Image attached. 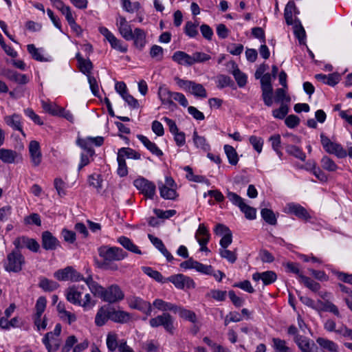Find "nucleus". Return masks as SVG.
<instances>
[{
    "label": "nucleus",
    "mask_w": 352,
    "mask_h": 352,
    "mask_svg": "<svg viewBox=\"0 0 352 352\" xmlns=\"http://www.w3.org/2000/svg\"><path fill=\"white\" fill-rule=\"evenodd\" d=\"M25 258L19 250L9 253L3 261V268L8 272L17 273L21 271Z\"/></svg>",
    "instance_id": "nucleus-1"
},
{
    "label": "nucleus",
    "mask_w": 352,
    "mask_h": 352,
    "mask_svg": "<svg viewBox=\"0 0 352 352\" xmlns=\"http://www.w3.org/2000/svg\"><path fill=\"white\" fill-rule=\"evenodd\" d=\"M176 84L185 91H188L195 97L205 98L207 97L206 89L201 84L197 83L192 80H184L175 78Z\"/></svg>",
    "instance_id": "nucleus-2"
},
{
    "label": "nucleus",
    "mask_w": 352,
    "mask_h": 352,
    "mask_svg": "<svg viewBox=\"0 0 352 352\" xmlns=\"http://www.w3.org/2000/svg\"><path fill=\"white\" fill-rule=\"evenodd\" d=\"M320 138L322 148L327 153L334 155L338 158H344L347 156L346 150L340 144L331 141L323 133H320Z\"/></svg>",
    "instance_id": "nucleus-3"
},
{
    "label": "nucleus",
    "mask_w": 352,
    "mask_h": 352,
    "mask_svg": "<svg viewBox=\"0 0 352 352\" xmlns=\"http://www.w3.org/2000/svg\"><path fill=\"white\" fill-rule=\"evenodd\" d=\"M149 325L153 328L163 327L169 333L173 334L175 329L174 326V318L168 313H163L149 320Z\"/></svg>",
    "instance_id": "nucleus-4"
},
{
    "label": "nucleus",
    "mask_w": 352,
    "mask_h": 352,
    "mask_svg": "<svg viewBox=\"0 0 352 352\" xmlns=\"http://www.w3.org/2000/svg\"><path fill=\"white\" fill-rule=\"evenodd\" d=\"M98 254L106 262L121 261L126 256V252L122 249L107 245L99 248Z\"/></svg>",
    "instance_id": "nucleus-5"
},
{
    "label": "nucleus",
    "mask_w": 352,
    "mask_h": 352,
    "mask_svg": "<svg viewBox=\"0 0 352 352\" xmlns=\"http://www.w3.org/2000/svg\"><path fill=\"white\" fill-rule=\"evenodd\" d=\"M126 303L129 307L132 309L138 310L146 316L151 315L153 311L152 305L141 297L135 295L129 296L126 298Z\"/></svg>",
    "instance_id": "nucleus-6"
},
{
    "label": "nucleus",
    "mask_w": 352,
    "mask_h": 352,
    "mask_svg": "<svg viewBox=\"0 0 352 352\" xmlns=\"http://www.w3.org/2000/svg\"><path fill=\"white\" fill-rule=\"evenodd\" d=\"M54 276L60 281L79 282L84 280V276L72 266L56 271Z\"/></svg>",
    "instance_id": "nucleus-7"
},
{
    "label": "nucleus",
    "mask_w": 352,
    "mask_h": 352,
    "mask_svg": "<svg viewBox=\"0 0 352 352\" xmlns=\"http://www.w3.org/2000/svg\"><path fill=\"white\" fill-rule=\"evenodd\" d=\"M103 142L104 138L102 136L78 138L76 140L77 145L84 151L82 153H88L89 157H93L95 155V151L92 146H100Z\"/></svg>",
    "instance_id": "nucleus-8"
},
{
    "label": "nucleus",
    "mask_w": 352,
    "mask_h": 352,
    "mask_svg": "<svg viewBox=\"0 0 352 352\" xmlns=\"http://www.w3.org/2000/svg\"><path fill=\"white\" fill-rule=\"evenodd\" d=\"M124 298V293L121 287L117 284H112L105 288L102 300L113 304L120 302Z\"/></svg>",
    "instance_id": "nucleus-9"
},
{
    "label": "nucleus",
    "mask_w": 352,
    "mask_h": 352,
    "mask_svg": "<svg viewBox=\"0 0 352 352\" xmlns=\"http://www.w3.org/2000/svg\"><path fill=\"white\" fill-rule=\"evenodd\" d=\"M283 211L287 214H294L305 221H309L311 219V216L307 210L299 204L288 203L284 208Z\"/></svg>",
    "instance_id": "nucleus-10"
},
{
    "label": "nucleus",
    "mask_w": 352,
    "mask_h": 352,
    "mask_svg": "<svg viewBox=\"0 0 352 352\" xmlns=\"http://www.w3.org/2000/svg\"><path fill=\"white\" fill-rule=\"evenodd\" d=\"M134 186L147 198L152 199L155 194V185L144 177L136 179L133 182Z\"/></svg>",
    "instance_id": "nucleus-11"
},
{
    "label": "nucleus",
    "mask_w": 352,
    "mask_h": 352,
    "mask_svg": "<svg viewBox=\"0 0 352 352\" xmlns=\"http://www.w3.org/2000/svg\"><path fill=\"white\" fill-rule=\"evenodd\" d=\"M165 280L166 282L172 283L175 287L179 289H183L185 287L187 288H194L195 286L192 279L182 274L172 275L166 278Z\"/></svg>",
    "instance_id": "nucleus-12"
},
{
    "label": "nucleus",
    "mask_w": 352,
    "mask_h": 352,
    "mask_svg": "<svg viewBox=\"0 0 352 352\" xmlns=\"http://www.w3.org/2000/svg\"><path fill=\"white\" fill-rule=\"evenodd\" d=\"M160 196L166 199H173L176 197L177 193L173 188L175 182L171 177H166L165 184L158 182Z\"/></svg>",
    "instance_id": "nucleus-13"
},
{
    "label": "nucleus",
    "mask_w": 352,
    "mask_h": 352,
    "mask_svg": "<svg viewBox=\"0 0 352 352\" xmlns=\"http://www.w3.org/2000/svg\"><path fill=\"white\" fill-rule=\"evenodd\" d=\"M83 286L72 285L65 291V296L67 300L74 305L79 306L82 298Z\"/></svg>",
    "instance_id": "nucleus-14"
},
{
    "label": "nucleus",
    "mask_w": 352,
    "mask_h": 352,
    "mask_svg": "<svg viewBox=\"0 0 352 352\" xmlns=\"http://www.w3.org/2000/svg\"><path fill=\"white\" fill-rule=\"evenodd\" d=\"M116 26L120 35L126 41L132 40V34L133 32L131 25L126 19L122 16L116 19Z\"/></svg>",
    "instance_id": "nucleus-15"
},
{
    "label": "nucleus",
    "mask_w": 352,
    "mask_h": 352,
    "mask_svg": "<svg viewBox=\"0 0 352 352\" xmlns=\"http://www.w3.org/2000/svg\"><path fill=\"white\" fill-rule=\"evenodd\" d=\"M89 271V269H87V272L89 274L86 278L84 277V280H82V281L86 283L90 292L94 296L98 297L102 300L105 287H103L102 285L94 280L92 275Z\"/></svg>",
    "instance_id": "nucleus-16"
},
{
    "label": "nucleus",
    "mask_w": 352,
    "mask_h": 352,
    "mask_svg": "<svg viewBox=\"0 0 352 352\" xmlns=\"http://www.w3.org/2000/svg\"><path fill=\"white\" fill-rule=\"evenodd\" d=\"M109 320H111V307L103 305L98 308L95 316V324L97 327L104 326Z\"/></svg>",
    "instance_id": "nucleus-17"
},
{
    "label": "nucleus",
    "mask_w": 352,
    "mask_h": 352,
    "mask_svg": "<svg viewBox=\"0 0 352 352\" xmlns=\"http://www.w3.org/2000/svg\"><path fill=\"white\" fill-rule=\"evenodd\" d=\"M14 245L16 249L26 248L34 252H37L40 248L38 243L36 240L25 236L16 239L14 241Z\"/></svg>",
    "instance_id": "nucleus-18"
},
{
    "label": "nucleus",
    "mask_w": 352,
    "mask_h": 352,
    "mask_svg": "<svg viewBox=\"0 0 352 352\" xmlns=\"http://www.w3.org/2000/svg\"><path fill=\"white\" fill-rule=\"evenodd\" d=\"M28 149L32 165L34 166H38L42 161V153L38 142L36 140L30 141Z\"/></svg>",
    "instance_id": "nucleus-19"
},
{
    "label": "nucleus",
    "mask_w": 352,
    "mask_h": 352,
    "mask_svg": "<svg viewBox=\"0 0 352 352\" xmlns=\"http://www.w3.org/2000/svg\"><path fill=\"white\" fill-rule=\"evenodd\" d=\"M60 245L58 240L49 231L42 234V246L46 250H56Z\"/></svg>",
    "instance_id": "nucleus-20"
},
{
    "label": "nucleus",
    "mask_w": 352,
    "mask_h": 352,
    "mask_svg": "<svg viewBox=\"0 0 352 352\" xmlns=\"http://www.w3.org/2000/svg\"><path fill=\"white\" fill-rule=\"evenodd\" d=\"M132 319V315L126 311L116 310L114 307H111V321L125 324L129 322Z\"/></svg>",
    "instance_id": "nucleus-21"
},
{
    "label": "nucleus",
    "mask_w": 352,
    "mask_h": 352,
    "mask_svg": "<svg viewBox=\"0 0 352 352\" xmlns=\"http://www.w3.org/2000/svg\"><path fill=\"white\" fill-rule=\"evenodd\" d=\"M277 276L273 271H266L264 272H256L252 275V279L254 281L261 280L265 285H268L276 281Z\"/></svg>",
    "instance_id": "nucleus-22"
},
{
    "label": "nucleus",
    "mask_w": 352,
    "mask_h": 352,
    "mask_svg": "<svg viewBox=\"0 0 352 352\" xmlns=\"http://www.w3.org/2000/svg\"><path fill=\"white\" fill-rule=\"evenodd\" d=\"M151 305L152 307L164 313H167V311L175 313L177 306L176 304L166 302L161 298L155 299Z\"/></svg>",
    "instance_id": "nucleus-23"
},
{
    "label": "nucleus",
    "mask_w": 352,
    "mask_h": 352,
    "mask_svg": "<svg viewBox=\"0 0 352 352\" xmlns=\"http://www.w3.org/2000/svg\"><path fill=\"white\" fill-rule=\"evenodd\" d=\"M172 60L180 65L192 66V55L183 51H176L172 56Z\"/></svg>",
    "instance_id": "nucleus-24"
},
{
    "label": "nucleus",
    "mask_w": 352,
    "mask_h": 352,
    "mask_svg": "<svg viewBox=\"0 0 352 352\" xmlns=\"http://www.w3.org/2000/svg\"><path fill=\"white\" fill-rule=\"evenodd\" d=\"M137 138L152 154L157 157L163 155L162 151L158 148L155 143L149 140L147 137L143 135H138Z\"/></svg>",
    "instance_id": "nucleus-25"
},
{
    "label": "nucleus",
    "mask_w": 352,
    "mask_h": 352,
    "mask_svg": "<svg viewBox=\"0 0 352 352\" xmlns=\"http://www.w3.org/2000/svg\"><path fill=\"white\" fill-rule=\"evenodd\" d=\"M316 309L318 310L331 312L337 317H341L337 306H336L333 303H332L331 301L328 300L325 301L318 300L316 302Z\"/></svg>",
    "instance_id": "nucleus-26"
},
{
    "label": "nucleus",
    "mask_w": 352,
    "mask_h": 352,
    "mask_svg": "<svg viewBox=\"0 0 352 352\" xmlns=\"http://www.w3.org/2000/svg\"><path fill=\"white\" fill-rule=\"evenodd\" d=\"M148 239L153 245L160 251V252L166 258L168 261H171L173 260V256L172 254L167 250L166 247L164 246L162 241L159 238L153 236L152 234L148 235Z\"/></svg>",
    "instance_id": "nucleus-27"
},
{
    "label": "nucleus",
    "mask_w": 352,
    "mask_h": 352,
    "mask_svg": "<svg viewBox=\"0 0 352 352\" xmlns=\"http://www.w3.org/2000/svg\"><path fill=\"white\" fill-rule=\"evenodd\" d=\"M316 342L321 349L326 351L339 352V346L338 344L331 340L319 337L316 339Z\"/></svg>",
    "instance_id": "nucleus-28"
},
{
    "label": "nucleus",
    "mask_w": 352,
    "mask_h": 352,
    "mask_svg": "<svg viewBox=\"0 0 352 352\" xmlns=\"http://www.w3.org/2000/svg\"><path fill=\"white\" fill-rule=\"evenodd\" d=\"M297 13L298 11L295 3L294 1H289L284 11V16L287 25L294 24L295 21H298L296 18L293 17V14Z\"/></svg>",
    "instance_id": "nucleus-29"
},
{
    "label": "nucleus",
    "mask_w": 352,
    "mask_h": 352,
    "mask_svg": "<svg viewBox=\"0 0 352 352\" xmlns=\"http://www.w3.org/2000/svg\"><path fill=\"white\" fill-rule=\"evenodd\" d=\"M134 45L139 49H142L146 44V32L140 28H135L132 34Z\"/></svg>",
    "instance_id": "nucleus-30"
},
{
    "label": "nucleus",
    "mask_w": 352,
    "mask_h": 352,
    "mask_svg": "<svg viewBox=\"0 0 352 352\" xmlns=\"http://www.w3.org/2000/svg\"><path fill=\"white\" fill-rule=\"evenodd\" d=\"M27 50L33 59L40 62L49 60V58L44 56V50L42 48H36L34 44H29L27 45Z\"/></svg>",
    "instance_id": "nucleus-31"
},
{
    "label": "nucleus",
    "mask_w": 352,
    "mask_h": 352,
    "mask_svg": "<svg viewBox=\"0 0 352 352\" xmlns=\"http://www.w3.org/2000/svg\"><path fill=\"white\" fill-rule=\"evenodd\" d=\"M175 314H178L180 318L192 323L197 322V319L195 313L191 310L186 309L183 307L177 305Z\"/></svg>",
    "instance_id": "nucleus-32"
},
{
    "label": "nucleus",
    "mask_w": 352,
    "mask_h": 352,
    "mask_svg": "<svg viewBox=\"0 0 352 352\" xmlns=\"http://www.w3.org/2000/svg\"><path fill=\"white\" fill-rule=\"evenodd\" d=\"M6 123L12 127L14 130H17L21 132V133L25 135L21 122V117L18 114H13L12 116H6L5 118Z\"/></svg>",
    "instance_id": "nucleus-33"
},
{
    "label": "nucleus",
    "mask_w": 352,
    "mask_h": 352,
    "mask_svg": "<svg viewBox=\"0 0 352 352\" xmlns=\"http://www.w3.org/2000/svg\"><path fill=\"white\" fill-rule=\"evenodd\" d=\"M42 341L48 352H54L57 351L61 343L60 340L57 336H50L47 338V340H45L44 336Z\"/></svg>",
    "instance_id": "nucleus-34"
},
{
    "label": "nucleus",
    "mask_w": 352,
    "mask_h": 352,
    "mask_svg": "<svg viewBox=\"0 0 352 352\" xmlns=\"http://www.w3.org/2000/svg\"><path fill=\"white\" fill-rule=\"evenodd\" d=\"M118 242L122 246H123L125 249H126L127 250H129L133 253H135V254H142V252L138 248V247L136 245H135L130 239H129L126 236L119 237L118 239Z\"/></svg>",
    "instance_id": "nucleus-35"
},
{
    "label": "nucleus",
    "mask_w": 352,
    "mask_h": 352,
    "mask_svg": "<svg viewBox=\"0 0 352 352\" xmlns=\"http://www.w3.org/2000/svg\"><path fill=\"white\" fill-rule=\"evenodd\" d=\"M295 342L302 352H311V346L314 345L308 338L302 336H296Z\"/></svg>",
    "instance_id": "nucleus-36"
},
{
    "label": "nucleus",
    "mask_w": 352,
    "mask_h": 352,
    "mask_svg": "<svg viewBox=\"0 0 352 352\" xmlns=\"http://www.w3.org/2000/svg\"><path fill=\"white\" fill-rule=\"evenodd\" d=\"M174 92L170 91L165 87H160L158 96L162 104L171 105L173 104V95Z\"/></svg>",
    "instance_id": "nucleus-37"
},
{
    "label": "nucleus",
    "mask_w": 352,
    "mask_h": 352,
    "mask_svg": "<svg viewBox=\"0 0 352 352\" xmlns=\"http://www.w3.org/2000/svg\"><path fill=\"white\" fill-rule=\"evenodd\" d=\"M118 156L121 158H128L133 160H140V154L133 148L129 147H123L118 150Z\"/></svg>",
    "instance_id": "nucleus-38"
},
{
    "label": "nucleus",
    "mask_w": 352,
    "mask_h": 352,
    "mask_svg": "<svg viewBox=\"0 0 352 352\" xmlns=\"http://www.w3.org/2000/svg\"><path fill=\"white\" fill-rule=\"evenodd\" d=\"M286 152L294 157L304 162L306 159L305 153L298 146L287 144L285 145Z\"/></svg>",
    "instance_id": "nucleus-39"
},
{
    "label": "nucleus",
    "mask_w": 352,
    "mask_h": 352,
    "mask_svg": "<svg viewBox=\"0 0 352 352\" xmlns=\"http://www.w3.org/2000/svg\"><path fill=\"white\" fill-rule=\"evenodd\" d=\"M38 286L45 292H52L56 290L59 285L56 282L45 277H41Z\"/></svg>",
    "instance_id": "nucleus-40"
},
{
    "label": "nucleus",
    "mask_w": 352,
    "mask_h": 352,
    "mask_svg": "<svg viewBox=\"0 0 352 352\" xmlns=\"http://www.w3.org/2000/svg\"><path fill=\"white\" fill-rule=\"evenodd\" d=\"M232 68L233 71L232 74L234 76L237 82V85L240 87H244L247 82L246 75L240 71V69L238 68L237 65L234 63H232Z\"/></svg>",
    "instance_id": "nucleus-41"
},
{
    "label": "nucleus",
    "mask_w": 352,
    "mask_h": 352,
    "mask_svg": "<svg viewBox=\"0 0 352 352\" xmlns=\"http://www.w3.org/2000/svg\"><path fill=\"white\" fill-rule=\"evenodd\" d=\"M5 75L8 79L20 84H26L28 82V78L25 74H19L14 71L8 70Z\"/></svg>",
    "instance_id": "nucleus-42"
},
{
    "label": "nucleus",
    "mask_w": 352,
    "mask_h": 352,
    "mask_svg": "<svg viewBox=\"0 0 352 352\" xmlns=\"http://www.w3.org/2000/svg\"><path fill=\"white\" fill-rule=\"evenodd\" d=\"M223 149L229 163L232 165H236L239 162V157L235 148L230 145L226 144L224 145Z\"/></svg>",
    "instance_id": "nucleus-43"
},
{
    "label": "nucleus",
    "mask_w": 352,
    "mask_h": 352,
    "mask_svg": "<svg viewBox=\"0 0 352 352\" xmlns=\"http://www.w3.org/2000/svg\"><path fill=\"white\" fill-rule=\"evenodd\" d=\"M41 106L45 112L48 113L52 116H58L60 114V107H58L55 103L41 100Z\"/></svg>",
    "instance_id": "nucleus-44"
},
{
    "label": "nucleus",
    "mask_w": 352,
    "mask_h": 352,
    "mask_svg": "<svg viewBox=\"0 0 352 352\" xmlns=\"http://www.w3.org/2000/svg\"><path fill=\"white\" fill-rule=\"evenodd\" d=\"M192 139L197 148L202 149L204 151H209L210 145L207 143L206 138L203 136L199 135L196 131L193 133Z\"/></svg>",
    "instance_id": "nucleus-45"
},
{
    "label": "nucleus",
    "mask_w": 352,
    "mask_h": 352,
    "mask_svg": "<svg viewBox=\"0 0 352 352\" xmlns=\"http://www.w3.org/2000/svg\"><path fill=\"white\" fill-rule=\"evenodd\" d=\"M142 270L144 274H146L147 276L152 278L155 280L161 283H166V278H164L163 276L161 274V273L159 272L158 271L155 270L150 267H142Z\"/></svg>",
    "instance_id": "nucleus-46"
},
{
    "label": "nucleus",
    "mask_w": 352,
    "mask_h": 352,
    "mask_svg": "<svg viewBox=\"0 0 352 352\" xmlns=\"http://www.w3.org/2000/svg\"><path fill=\"white\" fill-rule=\"evenodd\" d=\"M16 156V153L12 150L6 148L0 149V160H1L5 163H13Z\"/></svg>",
    "instance_id": "nucleus-47"
},
{
    "label": "nucleus",
    "mask_w": 352,
    "mask_h": 352,
    "mask_svg": "<svg viewBox=\"0 0 352 352\" xmlns=\"http://www.w3.org/2000/svg\"><path fill=\"white\" fill-rule=\"evenodd\" d=\"M299 281L302 282L307 287L313 292H318L320 289V285L310 278L299 274Z\"/></svg>",
    "instance_id": "nucleus-48"
},
{
    "label": "nucleus",
    "mask_w": 352,
    "mask_h": 352,
    "mask_svg": "<svg viewBox=\"0 0 352 352\" xmlns=\"http://www.w3.org/2000/svg\"><path fill=\"white\" fill-rule=\"evenodd\" d=\"M226 296L227 292L219 289H211L206 294V298H212L218 302L224 301Z\"/></svg>",
    "instance_id": "nucleus-49"
},
{
    "label": "nucleus",
    "mask_w": 352,
    "mask_h": 352,
    "mask_svg": "<svg viewBox=\"0 0 352 352\" xmlns=\"http://www.w3.org/2000/svg\"><path fill=\"white\" fill-rule=\"evenodd\" d=\"M320 163L322 168L329 172H334L338 168L336 162L327 155L322 157Z\"/></svg>",
    "instance_id": "nucleus-50"
},
{
    "label": "nucleus",
    "mask_w": 352,
    "mask_h": 352,
    "mask_svg": "<svg viewBox=\"0 0 352 352\" xmlns=\"http://www.w3.org/2000/svg\"><path fill=\"white\" fill-rule=\"evenodd\" d=\"M272 347L275 352H290V349L287 346L286 342L280 338H272Z\"/></svg>",
    "instance_id": "nucleus-51"
},
{
    "label": "nucleus",
    "mask_w": 352,
    "mask_h": 352,
    "mask_svg": "<svg viewBox=\"0 0 352 352\" xmlns=\"http://www.w3.org/2000/svg\"><path fill=\"white\" fill-rule=\"evenodd\" d=\"M262 218L270 225L274 226L277 223L276 217L274 212L267 208H263L261 211Z\"/></svg>",
    "instance_id": "nucleus-52"
},
{
    "label": "nucleus",
    "mask_w": 352,
    "mask_h": 352,
    "mask_svg": "<svg viewBox=\"0 0 352 352\" xmlns=\"http://www.w3.org/2000/svg\"><path fill=\"white\" fill-rule=\"evenodd\" d=\"M96 301L93 300L90 294L87 293L84 296L83 300L80 299L79 307L83 308L85 311L91 310L96 305Z\"/></svg>",
    "instance_id": "nucleus-53"
},
{
    "label": "nucleus",
    "mask_w": 352,
    "mask_h": 352,
    "mask_svg": "<svg viewBox=\"0 0 352 352\" xmlns=\"http://www.w3.org/2000/svg\"><path fill=\"white\" fill-rule=\"evenodd\" d=\"M78 66L80 71L85 74L87 77L91 76L93 64L89 59L81 60V62L78 64Z\"/></svg>",
    "instance_id": "nucleus-54"
},
{
    "label": "nucleus",
    "mask_w": 352,
    "mask_h": 352,
    "mask_svg": "<svg viewBox=\"0 0 352 352\" xmlns=\"http://www.w3.org/2000/svg\"><path fill=\"white\" fill-rule=\"evenodd\" d=\"M241 211L244 213L245 217L250 220H253L256 217V210L247 205L245 202L239 208Z\"/></svg>",
    "instance_id": "nucleus-55"
},
{
    "label": "nucleus",
    "mask_w": 352,
    "mask_h": 352,
    "mask_svg": "<svg viewBox=\"0 0 352 352\" xmlns=\"http://www.w3.org/2000/svg\"><path fill=\"white\" fill-rule=\"evenodd\" d=\"M47 305V300L45 297L41 296L39 297L36 302L35 305V314L34 316H37V317H41Z\"/></svg>",
    "instance_id": "nucleus-56"
},
{
    "label": "nucleus",
    "mask_w": 352,
    "mask_h": 352,
    "mask_svg": "<svg viewBox=\"0 0 352 352\" xmlns=\"http://www.w3.org/2000/svg\"><path fill=\"white\" fill-rule=\"evenodd\" d=\"M294 26V32L296 36L299 40L300 43L304 42L305 37V31L302 26L300 22L298 21H295L294 24H292Z\"/></svg>",
    "instance_id": "nucleus-57"
},
{
    "label": "nucleus",
    "mask_w": 352,
    "mask_h": 352,
    "mask_svg": "<svg viewBox=\"0 0 352 352\" xmlns=\"http://www.w3.org/2000/svg\"><path fill=\"white\" fill-rule=\"evenodd\" d=\"M210 234L205 225L204 223L200 224L195 233V238L197 242L201 243V240L203 239H204L206 238L208 239V242L210 240Z\"/></svg>",
    "instance_id": "nucleus-58"
},
{
    "label": "nucleus",
    "mask_w": 352,
    "mask_h": 352,
    "mask_svg": "<svg viewBox=\"0 0 352 352\" xmlns=\"http://www.w3.org/2000/svg\"><path fill=\"white\" fill-rule=\"evenodd\" d=\"M210 59L211 56L209 54L201 52H195L192 54V65L205 63Z\"/></svg>",
    "instance_id": "nucleus-59"
},
{
    "label": "nucleus",
    "mask_w": 352,
    "mask_h": 352,
    "mask_svg": "<svg viewBox=\"0 0 352 352\" xmlns=\"http://www.w3.org/2000/svg\"><path fill=\"white\" fill-rule=\"evenodd\" d=\"M249 142L256 152H258V153H261L262 152L264 144L263 138H261V137H257L256 135H251L249 138Z\"/></svg>",
    "instance_id": "nucleus-60"
},
{
    "label": "nucleus",
    "mask_w": 352,
    "mask_h": 352,
    "mask_svg": "<svg viewBox=\"0 0 352 352\" xmlns=\"http://www.w3.org/2000/svg\"><path fill=\"white\" fill-rule=\"evenodd\" d=\"M219 252L220 256L229 263H234L236 261L237 256L234 252L227 250V248H220Z\"/></svg>",
    "instance_id": "nucleus-61"
},
{
    "label": "nucleus",
    "mask_w": 352,
    "mask_h": 352,
    "mask_svg": "<svg viewBox=\"0 0 352 352\" xmlns=\"http://www.w3.org/2000/svg\"><path fill=\"white\" fill-rule=\"evenodd\" d=\"M107 346L109 351H113L118 349V336L116 333H109L107 337Z\"/></svg>",
    "instance_id": "nucleus-62"
},
{
    "label": "nucleus",
    "mask_w": 352,
    "mask_h": 352,
    "mask_svg": "<svg viewBox=\"0 0 352 352\" xmlns=\"http://www.w3.org/2000/svg\"><path fill=\"white\" fill-rule=\"evenodd\" d=\"M150 56L157 61H160L164 57V50L161 46L154 45L150 50Z\"/></svg>",
    "instance_id": "nucleus-63"
},
{
    "label": "nucleus",
    "mask_w": 352,
    "mask_h": 352,
    "mask_svg": "<svg viewBox=\"0 0 352 352\" xmlns=\"http://www.w3.org/2000/svg\"><path fill=\"white\" fill-rule=\"evenodd\" d=\"M78 340L75 336H69L67 338L65 344L63 346L61 349L62 352H69L72 349H73L76 344L77 343Z\"/></svg>",
    "instance_id": "nucleus-64"
}]
</instances>
